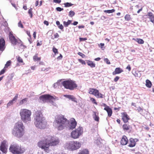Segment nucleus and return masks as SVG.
Here are the masks:
<instances>
[{
	"label": "nucleus",
	"mask_w": 154,
	"mask_h": 154,
	"mask_svg": "<svg viewBox=\"0 0 154 154\" xmlns=\"http://www.w3.org/2000/svg\"><path fill=\"white\" fill-rule=\"evenodd\" d=\"M78 24V22L76 21L74 22V23H72V24H73L74 25H76Z\"/></svg>",
	"instance_id": "obj_60"
},
{
	"label": "nucleus",
	"mask_w": 154,
	"mask_h": 154,
	"mask_svg": "<svg viewBox=\"0 0 154 154\" xmlns=\"http://www.w3.org/2000/svg\"><path fill=\"white\" fill-rule=\"evenodd\" d=\"M34 123L35 127L40 129L46 128L47 122L40 111H36L34 115Z\"/></svg>",
	"instance_id": "obj_2"
},
{
	"label": "nucleus",
	"mask_w": 154,
	"mask_h": 154,
	"mask_svg": "<svg viewBox=\"0 0 154 154\" xmlns=\"http://www.w3.org/2000/svg\"><path fill=\"white\" fill-rule=\"evenodd\" d=\"M9 38L12 44L14 45H16L17 43H18L20 45V47H22V48H24L25 47V46L23 45L22 42L20 39L17 40L16 39L11 32H10L9 33Z\"/></svg>",
	"instance_id": "obj_11"
},
{
	"label": "nucleus",
	"mask_w": 154,
	"mask_h": 154,
	"mask_svg": "<svg viewBox=\"0 0 154 154\" xmlns=\"http://www.w3.org/2000/svg\"><path fill=\"white\" fill-rule=\"evenodd\" d=\"M31 110L26 109H21L20 112V115L21 120L25 123L27 124L31 121Z\"/></svg>",
	"instance_id": "obj_5"
},
{
	"label": "nucleus",
	"mask_w": 154,
	"mask_h": 154,
	"mask_svg": "<svg viewBox=\"0 0 154 154\" xmlns=\"http://www.w3.org/2000/svg\"><path fill=\"white\" fill-rule=\"evenodd\" d=\"M6 70V68H5V67H4V68L0 72V75L4 74Z\"/></svg>",
	"instance_id": "obj_46"
},
{
	"label": "nucleus",
	"mask_w": 154,
	"mask_h": 154,
	"mask_svg": "<svg viewBox=\"0 0 154 154\" xmlns=\"http://www.w3.org/2000/svg\"><path fill=\"white\" fill-rule=\"evenodd\" d=\"M123 72V70L121 69L120 68H117L115 69V71L112 73L113 75H115L116 74H119Z\"/></svg>",
	"instance_id": "obj_22"
},
{
	"label": "nucleus",
	"mask_w": 154,
	"mask_h": 154,
	"mask_svg": "<svg viewBox=\"0 0 154 154\" xmlns=\"http://www.w3.org/2000/svg\"><path fill=\"white\" fill-rule=\"evenodd\" d=\"M82 64H84L85 65L86 64V63L85 61L83 60L82 59H79L78 60Z\"/></svg>",
	"instance_id": "obj_42"
},
{
	"label": "nucleus",
	"mask_w": 154,
	"mask_h": 154,
	"mask_svg": "<svg viewBox=\"0 0 154 154\" xmlns=\"http://www.w3.org/2000/svg\"><path fill=\"white\" fill-rule=\"evenodd\" d=\"M7 141L5 140L3 141L1 143L0 146L1 154H5L6 152Z\"/></svg>",
	"instance_id": "obj_13"
},
{
	"label": "nucleus",
	"mask_w": 154,
	"mask_h": 154,
	"mask_svg": "<svg viewBox=\"0 0 154 154\" xmlns=\"http://www.w3.org/2000/svg\"><path fill=\"white\" fill-rule=\"evenodd\" d=\"M93 118L94 120L97 122L99 121V117L98 116V114H97L96 112H94L93 115Z\"/></svg>",
	"instance_id": "obj_23"
},
{
	"label": "nucleus",
	"mask_w": 154,
	"mask_h": 154,
	"mask_svg": "<svg viewBox=\"0 0 154 154\" xmlns=\"http://www.w3.org/2000/svg\"><path fill=\"white\" fill-rule=\"evenodd\" d=\"M146 87L149 88H150L151 87L152 84L150 81L148 79H147L146 81Z\"/></svg>",
	"instance_id": "obj_26"
},
{
	"label": "nucleus",
	"mask_w": 154,
	"mask_h": 154,
	"mask_svg": "<svg viewBox=\"0 0 154 154\" xmlns=\"http://www.w3.org/2000/svg\"><path fill=\"white\" fill-rule=\"evenodd\" d=\"M58 27L61 30L63 29V27L62 24H60L58 26Z\"/></svg>",
	"instance_id": "obj_53"
},
{
	"label": "nucleus",
	"mask_w": 154,
	"mask_h": 154,
	"mask_svg": "<svg viewBox=\"0 0 154 154\" xmlns=\"http://www.w3.org/2000/svg\"><path fill=\"white\" fill-rule=\"evenodd\" d=\"M64 96L73 101L77 103V101L76 100L75 98L73 96L69 95H64Z\"/></svg>",
	"instance_id": "obj_18"
},
{
	"label": "nucleus",
	"mask_w": 154,
	"mask_h": 154,
	"mask_svg": "<svg viewBox=\"0 0 154 154\" xmlns=\"http://www.w3.org/2000/svg\"><path fill=\"white\" fill-rule=\"evenodd\" d=\"M77 125V122L74 118H72L70 119L69 121L68 120V123L67 124L66 127L69 129L72 130L74 129Z\"/></svg>",
	"instance_id": "obj_12"
},
{
	"label": "nucleus",
	"mask_w": 154,
	"mask_h": 154,
	"mask_svg": "<svg viewBox=\"0 0 154 154\" xmlns=\"http://www.w3.org/2000/svg\"><path fill=\"white\" fill-rule=\"evenodd\" d=\"M71 20H68L67 22L64 21L63 22V25L64 26L66 27L68 26V25L71 23Z\"/></svg>",
	"instance_id": "obj_31"
},
{
	"label": "nucleus",
	"mask_w": 154,
	"mask_h": 154,
	"mask_svg": "<svg viewBox=\"0 0 154 154\" xmlns=\"http://www.w3.org/2000/svg\"><path fill=\"white\" fill-rule=\"evenodd\" d=\"M54 38H56L59 37V35L57 33H55L54 35Z\"/></svg>",
	"instance_id": "obj_56"
},
{
	"label": "nucleus",
	"mask_w": 154,
	"mask_h": 154,
	"mask_svg": "<svg viewBox=\"0 0 154 154\" xmlns=\"http://www.w3.org/2000/svg\"><path fill=\"white\" fill-rule=\"evenodd\" d=\"M64 5H65V7H69L72 5L73 4H71V3L66 2L64 3Z\"/></svg>",
	"instance_id": "obj_33"
},
{
	"label": "nucleus",
	"mask_w": 154,
	"mask_h": 154,
	"mask_svg": "<svg viewBox=\"0 0 154 154\" xmlns=\"http://www.w3.org/2000/svg\"><path fill=\"white\" fill-rule=\"evenodd\" d=\"M12 134L14 136L18 138L23 137L24 134V127L23 123L18 122L15 124L12 131Z\"/></svg>",
	"instance_id": "obj_4"
},
{
	"label": "nucleus",
	"mask_w": 154,
	"mask_h": 154,
	"mask_svg": "<svg viewBox=\"0 0 154 154\" xmlns=\"http://www.w3.org/2000/svg\"><path fill=\"white\" fill-rule=\"evenodd\" d=\"M90 100L94 103L96 105H97V103L96 102L94 98H91Z\"/></svg>",
	"instance_id": "obj_40"
},
{
	"label": "nucleus",
	"mask_w": 154,
	"mask_h": 154,
	"mask_svg": "<svg viewBox=\"0 0 154 154\" xmlns=\"http://www.w3.org/2000/svg\"><path fill=\"white\" fill-rule=\"evenodd\" d=\"M68 123V120L62 115H57L55 116L53 122V126L59 131L64 129Z\"/></svg>",
	"instance_id": "obj_3"
},
{
	"label": "nucleus",
	"mask_w": 154,
	"mask_h": 154,
	"mask_svg": "<svg viewBox=\"0 0 154 154\" xmlns=\"http://www.w3.org/2000/svg\"><path fill=\"white\" fill-rule=\"evenodd\" d=\"M126 69H128V70L129 71H130L131 70V67L129 65H128L127 67H126Z\"/></svg>",
	"instance_id": "obj_54"
},
{
	"label": "nucleus",
	"mask_w": 154,
	"mask_h": 154,
	"mask_svg": "<svg viewBox=\"0 0 154 154\" xmlns=\"http://www.w3.org/2000/svg\"><path fill=\"white\" fill-rule=\"evenodd\" d=\"M104 61L107 64H109L110 63L109 60L107 58H105Z\"/></svg>",
	"instance_id": "obj_44"
},
{
	"label": "nucleus",
	"mask_w": 154,
	"mask_h": 154,
	"mask_svg": "<svg viewBox=\"0 0 154 154\" xmlns=\"http://www.w3.org/2000/svg\"><path fill=\"white\" fill-rule=\"evenodd\" d=\"M115 11V10L114 9H112L111 10H105L104 11V12L107 13H112L114 12Z\"/></svg>",
	"instance_id": "obj_37"
},
{
	"label": "nucleus",
	"mask_w": 154,
	"mask_h": 154,
	"mask_svg": "<svg viewBox=\"0 0 154 154\" xmlns=\"http://www.w3.org/2000/svg\"><path fill=\"white\" fill-rule=\"evenodd\" d=\"M53 2L55 3H60L61 2V0H54Z\"/></svg>",
	"instance_id": "obj_52"
},
{
	"label": "nucleus",
	"mask_w": 154,
	"mask_h": 154,
	"mask_svg": "<svg viewBox=\"0 0 154 154\" xmlns=\"http://www.w3.org/2000/svg\"><path fill=\"white\" fill-rule=\"evenodd\" d=\"M83 132V128L82 127L79 126L71 132V137L74 139H78L82 135Z\"/></svg>",
	"instance_id": "obj_9"
},
{
	"label": "nucleus",
	"mask_w": 154,
	"mask_h": 154,
	"mask_svg": "<svg viewBox=\"0 0 154 154\" xmlns=\"http://www.w3.org/2000/svg\"><path fill=\"white\" fill-rule=\"evenodd\" d=\"M148 15L150 17L153 16L151 12H149L148 13Z\"/></svg>",
	"instance_id": "obj_57"
},
{
	"label": "nucleus",
	"mask_w": 154,
	"mask_h": 154,
	"mask_svg": "<svg viewBox=\"0 0 154 154\" xmlns=\"http://www.w3.org/2000/svg\"><path fill=\"white\" fill-rule=\"evenodd\" d=\"M27 98H25L22 100H21L19 103V104L20 105H23L24 103H26L27 101Z\"/></svg>",
	"instance_id": "obj_30"
},
{
	"label": "nucleus",
	"mask_w": 154,
	"mask_h": 154,
	"mask_svg": "<svg viewBox=\"0 0 154 154\" xmlns=\"http://www.w3.org/2000/svg\"><path fill=\"white\" fill-rule=\"evenodd\" d=\"M32 8H31L29 10L28 12V13L30 15V17L31 18H32Z\"/></svg>",
	"instance_id": "obj_38"
},
{
	"label": "nucleus",
	"mask_w": 154,
	"mask_h": 154,
	"mask_svg": "<svg viewBox=\"0 0 154 154\" xmlns=\"http://www.w3.org/2000/svg\"><path fill=\"white\" fill-rule=\"evenodd\" d=\"M87 63L88 65L91 68L94 67L95 66V64L91 61H88Z\"/></svg>",
	"instance_id": "obj_27"
},
{
	"label": "nucleus",
	"mask_w": 154,
	"mask_h": 154,
	"mask_svg": "<svg viewBox=\"0 0 154 154\" xmlns=\"http://www.w3.org/2000/svg\"><path fill=\"white\" fill-rule=\"evenodd\" d=\"M81 143L77 141H70L65 144V147L68 149L75 150L78 149L81 146Z\"/></svg>",
	"instance_id": "obj_6"
},
{
	"label": "nucleus",
	"mask_w": 154,
	"mask_h": 154,
	"mask_svg": "<svg viewBox=\"0 0 154 154\" xmlns=\"http://www.w3.org/2000/svg\"><path fill=\"white\" fill-rule=\"evenodd\" d=\"M119 79V76H116L114 79V81L115 82H117Z\"/></svg>",
	"instance_id": "obj_51"
},
{
	"label": "nucleus",
	"mask_w": 154,
	"mask_h": 154,
	"mask_svg": "<svg viewBox=\"0 0 154 154\" xmlns=\"http://www.w3.org/2000/svg\"><path fill=\"white\" fill-rule=\"evenodd\" d=\"M138 111V112H140L141 111H142V109L140 107H138L137 109Z\"/></svg>",
	"instance_id": "obj_50"
},
{
	"label": "nucleus",
	"mask_w": 154,
	"mask_h": 154,
	"mask_svg": "<svg viewBox=\"0 0 154 154\" xmlns=\"http://www.w3.org/2000/svg\"><path fill=\"white\" fill-rule=\"evenodd\" d=\"M100 60V57H97L94 59V60L97 61H99Z\"/></svg>",
	"instance_id": "obj_58"
},
{
	"label": "nucleus",
	"mask_w": 154,
	"mask_h": 154,
	"mask_svg": "<svg viewBox=\"0 0 154 154\" xmlns=\"http://www.w3.org/2000/svg\"><path fill=\"white\" fill-rule=\"evenodd\" d=\"M84 27V26H78V28L79 29L83 28Z\"/></svg>",
	"instance_id": "obj_62"
},
{
	"label": "nucleus",
	"mask_w": 154,
	"mask_h": 154,
	"mask_svg": "<svg viewBox=\"0 0 154 154\" xmlns=\"http://www.w3.org/2000/svg\"><path fill=\"white\" fill-rule=\"evenodd\" d=\"M56 10L57 11H63V8H61L60 7H57L56 8Z\"/></svg>",
	"instance_id": "obj_47"
},
{
	"label": "nucleus",
	"mask_w": 154,
	"mask_h": 154,
	"mask_svg": "<svg viewBox=\"0 0 154 154\" xmlns=\"http://www.w3.org/2000/svg\"><path fill=\"white\" fill-rule=\"evenodd\" d=\"M56 24L58 26H59V25H60V24L59 21H56Z\"/></svg>",
	"instance_id": "obj_63"
},
{
	"label": "nucleus",
	"mask_w": 154,
	"mask_h": 154,
	"mask_svg": "<svg viewBox=\"0 0 154 154\" xmlns=\"http://www.w3.org/2000/svg\"><path fill=\"white\" fill-rule=\"evenodd\" d=\"M75 14V12L73 11H69V17H72L73 16H74Z\"/></svg>",
	"instance_id": "obj_35"
},
{
	"label": "nucleus",
	"mask_w": 154,
	"mask_h": 154,
	"mask_svg": "<svg viewBox=\"0 0 154 154\" xmlns=\"http://www.w3.org/2000/svg\"><path fill=\"white\" fill-rule=\"evenodd\" d=\"M142 10V8H141L140 9H139L137 11V13H139L140 11H141Z\"/></svg>",
	"instance_id": "obj_64"
},
{
	"label": "nucleus",
	"mask_w": 154,
	"mask_h": 154,
	"mask_svg": "<svg viewBox=\"0 0 154 154\" xmlns=\"http://www.w3.org/2000/svg\"><path fill=\"white\" fill-rule=\"evenodd\" d=\"M53 52L55 53V54L58 53L57 50L54 47L53 48Z\"/></svg>",
	"instance_id": "obj_45"
},
{
	"label": "nucleus",
	"mask_w": 154,
	"mask_h": 154,
	"mask_svg": "<svg viewBox=\"0 0 154 154\" xmlns=\"http://www.w3.org/2000/svg\"><path fill=\"white\" fill-rule=\"evenodd\" d=\"M122 119L123 121L125 123L127 122L128 120L129 119V116H128L126 113H123L122 114Z\"/></svg>",
	"instance_id": "obj_16"
},
{
	"label": "nucleus",
	"mask_w": 154,
	"mask_h": 154,
	"mask_svg": "<svg viewBox=\"0 0 154 154\" xmlns=\"http://www.w3.org/2000/svg\"><path fill=\"white\" fill-rule=\"evenodd\" d=\"M37 55L38 54H36L33 57V59L35 61H38L41 60V58L38 57Z\"/></svg>",
	"instance_id": "obj_29"
},
{
	"label": "nucleus",
	"mask_w": 154,
	"mask_h": 154,
	"mask_svg": "<svg viewBox=\"0 0 154 154\" xmlns=\"http://www.w3.org/2000/svg\"><path fill=\"white\" fill-rule=\"evenodd\" d=\"M78 154H89V151L87 149H84Z\"/></svg>",
	"instance_id": "obj_28"
},
{
	"label": "nucleus",
	"mask_w": 154,
	"mask_h": 154,
	"mask_svg": "<svg viewBox=\"0 0 154 154\" xmlns=\"http://www.w3.org/2000/svg\"><path fill=\"white\" fill-rule=\"evenodd\" d=\"M102 106H104L105 107V108H106L107 107H109V106H107V105L106 104L104 103H103L102 104Z\"/></svg>",
	"instance_id": "obj_61"
},
{
	"label": "nucleus",
	"mask_w": 154,
	"mask_h": 154,
	"mask_svg": "<svg viewBox=\"0 0 154 154\" xmlns=\"http://www.w3.org/2000/svg\"><path fill=\"white\" fill-rule=\"evenodd\" d=\"M62 84L65 88L71 90L74 89L77 86L75 82L71 80L64 81Z\"/></svg>",
	"instance_id": "obj_10"
},
{
	"label": "nucleus",
	"mask_w": 154,
	"mask_h": 154,
	"mask_svg": "<svg viewBox=\"0 0 154 154\" xmlns=\"http://www.w3.org/2000/svg\"><path fill=\"white\" fill-rule=\"evenodd\" d=\"M94 91L91 94L94 95L97 98H103V95L101 93H100L98 90L95 89Z\"/></svg>",
	"instance_id": "obj_15"
},
{
	"label": "nucleus",
	"mask_w": 154,
	"mask_h": 154,
	"mask_svg": "<svg viewBox=\"0 0 154 154\" xmlns=\"http://www.w3.org/2000/svg\"><path fill=\"white\" fill-rule=\"evenodd\" d=\"M104 109L107 111L109 116L110 117L111 116L112 114V111L110 108L109 107H107L106 108H104Z\"/></svg>",
	"instance_id": "obj_21"
},
{
	"label": "nucleus",
	"mask_w": 154,
	"mask_h": 154,
	"mask_svg": "<svg viewBox=\"0 0 154 154\" xmlns=\"http://www.w3.org/2000/svg\"><path fill=\"white\" fill-rule=\"evenodd\" d=\"M5 42L3 38L0 39V50L3 51L5 48Z\"/></svg>",
	"instance_id": "obj_17"
},
{
	"label": "nucleus",
	"mask_w": 154,
	"mask_h": 154,
	"mask_svg": "<svg viewBox=\"0 0 154 154\" xmlns=\"http://www.w3.org/2000/svg\"><path fill=\"white\" fill-rule=\"evenodd\" d=\"M135 41L137 42L138 43L140 44H143L144 43L143 41L141 39L137 38L135 39Z\"/></svg>",
	"instance_id": "obj_32"
},
{
	"label": "nucleus",
	"mask_w": 154,
	"mask_h": 154,
	"mask_svg": "<svg viewBox=\"0 0 154 154\" xmlns=\"http://www.w3.org/2000/svg\"><path fill=\"white\" fill-rule=\"evenodd\" d=\"M11 65V61L10 60H9L6 63L5 65V68H7L8 66H10Z\"/></svg>",
	"instance_id": "obj_34"
},
{
	"label": "nucleus",
	"mask_w": 154,
	"mask_h": 154,
	"mask_svg": "<svg viewBox=\"0 0 154 154\" xmlns=\"http://www.w3.org/2000/svg\"><path fill=\"white\" fill-rule=\"evenodd\" d=\"M59 143V139L55 137L49 135L46 136L40 140L37 143L38 147L43 150L45 152L48 153L51 151L50 146H54Z\"/></svg>",
	"instance_id": "obj_1"
},
{
	"label": "nucleus",
	"mask_w": 154,
	"mask_h": 154,
	"mask_svg": "<svg viewBox=\"0 0 154 154\" xmlns=\"http://www.w3.org/2000/svg\"><path fill=\"white\" fill-rule=\"evenodd\" d=\"M48 68H47V69H45L44 68H42V69H41V70L42 71H45V70H48Z\"/></svg>",
	"instance_id": "obj_59"
},
{
	"label": "nucleus",
	"mask_w": 154,
	"mask_h": 154,
	"mask_svg": "<svg viewBox=\"0 0 154 154\" xmlns=\"http://www.w3.org/2000/svg\"><path fill=\"white\" fill-rule=\"evenodd\" d=\"M39 99L40 101L43 103L49 101L53 106H57V104L54 102L55 100V98L49 94L42 95L39 97Z\"/></svg>",
	"instance_id": "obj_8"
},
{
	"label": "nucleus",
	"mask_w": 154,
	"mask_h": 154,
	"mask_svg": "<svg viewBox=\"0 0 154 154\" xmlns=\"http://www.w3.org/2000/svg\"><path fill=\"white\" fill-rule=\"evenodd\" d=\"M16 58L18 62L20 63H23V62L22 59L20 56H17Z\"/></svg>",
	"instance_id": "obj_36"
},
{
	"label": "nucleus",
	"mask_w": 154,
	"mask_h": 154,
	"mask_svg": "<svg viewBox=\"0 0 154 154\" xmlns=\"http://www.w3.org/2000/svg\"><path fill=\"white\" fill-rule=\"evenodd\" d=\"M130 143L128 146L132 147L136 145V142L138 141V140L137 139H133L131 138L130 140Z\"/></svg>",
	"instance_id": "obj_14"
},
{
	"label": "nucleus",
	"mask_w": 154,
	"mask_h": 154,
	"mask_svg": "<svg viewBox=\"0 0 154 154\" xmlns=\"http://www.w3.org/2000/svg\"><path fill=\"white\" fill-rule=\"evenodd\" d=\"M18 26L19 27H21V28H23V25L22 24L21 22L20 21L18 23Z\"/></svg>",
	"instance_id": "obj_48"
},
{
	"label": "nucleus",
	"mask_w": 154,
	"mask_h": 154,
	"mask_svg": "<svg viewBox=\"0 0 154 154\" xmlns=\"http://www.w3.org/2000/svg\"><path fill=\"white\" fill-rule=\"evenodd\" d=\"M127 138L125 136H123L121 140V143L122 145H125L128 143Z\"/></svg>",
	"instance_id": "obj_19"
},
{
	"label": "nucleus",
	"mask_w": 154,
	"mask_h": 154,
	"mask_svg": "<svg viewBox=\"0 0 154 154\" xmlns=\"http://www.w3.org/2000/svg\"><path fill=\"white\" fill-rule=\"evenodd\" d=\"M132 74L135 77H137L138 78H140L141 76V74L140 72L139 71H133Z\"/></svg>",
	"instance_id": "obj_24"
},
{
	"label": "nucleus",
	"mask_w": 154,
	"mask_h": 154,
	"mask_svg": "<svg viewBox=\"0 0 154 154\" xmlns=\"http://www.w3.org/2000/svg\"><path fill=\"white\" fill-rule=\"evenodd\" d=\"M44 23L47 26H48L49 24V23L48 21L45 20L44 22Z\"/></svg>",
	"instance_id": "obj_55"
},
{
	"label": "nucleus",
	"mask_w": 154,
	"mask_h": 154,
	"mask_svg": "<svg viewBox=\"0 0 154 154\" xmlns=\"http://www.w3.org/2000/svg\"><path fill=\"white\" fill-rule=\"evenodd\" d=\"M124 130L128 131L131 128V127L127 124H124L122 126Z\"/></svg>",
	"instance_id": "obj_25"
},
{
	"label": "nucleus",
	"mask_w": 154,
	"mask_h": 154,
	"mask_svg": "<svg viewBox=\"0 0 154 154\" xmlns=\"http://www.w3.org/2000/svg\"><path fill=\"white\" fill-rule=\"evenodd\" d=\"M18 97V95H16L13 98V99L11 100H10L7 104V106L9 107L11 106L13 104V103H14V101L16 100L17 99Z\"/></svg>",
	"instance_id": "obj_20"
},
{
	"label": "nucleus",
	"mask_w": 154,
	"mask_h": 154,
	"mask_svg": "<svg viewBox=\"0 0 154 154\" xmlns=\"http://www.w3.org/2000/svg\"><path fill=\"white\" fill-rule=\"evenodd\" d=\"M79 40L80 41H85L87 40V38H80Z\"/></svg>",
	"instance_id": "obj_49"
},
{
	"label": "nucleus",
	"mask_w": 154,
	"mask_h": 154,
	"mask_svg": "<svg viewBox=\"0 0 154 154\" xmlns=\"http://www.w3.org/2000/svg\"><path fill=\"white\" fill-rule=\"evenodd\" d=\"M150 21L153 23H154V16H152L149 17Z\"/></svg>",
	"instance_id": "obj_43"
},
{
	"label": "nucleus",
	"mask_w": 154,
	"mask_h": 154,
	"mask_svg": "<svg viewBox=\"0 0 154 154\" xmlns=\"http://www.w3.org/2000/svg\"><path fill=\"white\" fill-rule=\"evenodd\" d=\"M95 89H93V88L90 89L88 91L89 93L90 94H91L92 93H93V92H94V91H94Z\"/></svg>",
	"instance_id": "obj_41"
},
{
	"label": "nucleus",
	"mask_w": 154,
	"mask_h": 154,
	"mask_svg": "<svg viewBox=\"0 0 154 154\" xmlns=\"http://www.w3.org/2000/svg\"><path fill=\"white\" fill-rule=\"evenodd\" d=\"M9 150L14 154H20L25 152V149L16 143H12L10 147Z\"/></svg>",
	"instance_id": "obj_7"
},
{
	"label": "nucleus",
	"mask_w": 154,
	"mask_h": 154,
	"mask_svg": "<svg viewBox=\"0 0 154 154\" xmlns=\"http://www.w3.org/2000/svg\"><path fill=\"white\" fill-rule=\"evenodd\" d=\"M126 20H129L131 19L130 16L129 15L127 14L125 17Z\"/></svg>",
	"instance_id": "obj_39"
}]
</instances>
